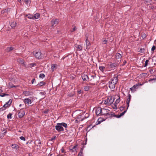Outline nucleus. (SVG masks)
I'll list each match as a JSON object with an SVG mask.
<instances>
[{"label":"nucleus","instance_id":"nucleus-43","mask_svg":"<svg viewBox=\"0 0 156 156\" xmlns=\"http://www.w3.org/2000/svg\"><path fill=\"white\" fill-rule=\"evenodd\" d=\"M36 64L35 63H32L30 64V66L32 67H34L35 66H36Z\"/></svg>","mask_w":156,"mask_h":156},{"label":"nucleus","instance_id":"nucleus-9","mask_svg":"<svg viewBox=\"0 0 156 156\" xmlns=\"http://www.w3.org/2000/svg\"><path fill=\"white\" fill-rule=\"evenodd\" d=\"M119 63L116 61V62L114 63H112V62H109V65L110 67L112 68H114L118 66Z\"/></svg>","mask_w":156,"mask_h":156},{"label":"nucleus","instance_id":"nucleus-18","mask_svg":"<svg viewBox=\"0 0 156 156\" xmlns=\"http://www.w3.org/2000/svg\"><path fill=\"white\" fill-rule=\"evenodd\" d=\"M82 79L83 81H87L89 79L88 76L85 74H83L82 76Z\"/></svg>","mask_w":156,"mask_h":156},{"label":"nucleus","instance_id":"nucleus-33","mask_svg":"<svg viewBox=\"0 0 156 156\" xmlns=\"http://www.w3.org/2000/svg\"><path fill=\"white\" fill-rule=\"evenodd\" d=\"M120 98L119 97V98L116 100L115 103L117 105L120 102Z\"/></svg>","mask_w":156,"mask_h":156},{"label":"nucleus","instance_id":"nucleus-3","mask_svg":"<svg viewBox=\"0 0 156 156\" xmlns=\"http://www.w3.org/2000/svg\"><path fill=\"white\" fill-rule=\"evenodd\" d=\"M114 100V98L109 96L105 101L104 103L105 105H111L113 103Z\"/></svg>","mask_w":156,"mask_h":156},{"label":"nucleus","instance_id":"nucleus-16","mask_svg":"<svg viewBox=\"0 0 156 156\" xmlns=\"http://www.w3.org/2000/svg\"><path fill=\"white\" fill-rule=\"evenodd\" d=\"M128 98L127 99V100L126 101V103L127 105V109L129 107V102L131 98V96L129 93L128 94Z\"/></svg>","mask_w":156,"mask_h":156},{"label":"nucleus","instance_id":"nucleus-36","mask_svg":"<svg viewBox=\"0 0 156 156\" xmlns=\"http://www.w3.org/2000/svg\"><path fill=\"white\" fill-rule=\"evenodd\" d=\"M39 77L40 78H43L45 77V75L44 74L41 73L40 74Z\"/></svg>","mask_w":156,"mask_h":156},{"label":"nucleus","instance_id":"nucleus-21","mask_svg":"<svg viewBox=\"0 0 156 156\" xmlns=\"http://www.w3.org/2000/svg\"><path fill=\"white\" fill-rule=\"evenodd\" d=\"M14 48L12 47H8L5 49L7 52H9L14 50Z\"/></svg>","mask_w":156,"mask_h":156},{"label":"nucleus","instance_id":"nucleus-44","mask_svg":"<svg viewBox=\"0 0 156 156\" xmlns=\"http://www.w3.org/2000/svg\"><path fill=\"white\" fill-rule=\"evenodd\" d=\"M20 138L22 140H23V141L25 140H26L25 138L23 136H21L20 137Z\"/></svg>","mask_w":156,"mask_h":156},{"label":"nucleus","instance_id":"nucleus-51","mask_svg":"<svg viewBox=\"0 0 156 156\" xmlns=\"http://www.w3.org/2000/svg\"><path fill=\"white\" fill-rule=\"evenodd\" d=\"M34 81H35V79H33L31 80L32 83L33 84Z\"/></svg>","mask_w":156,"mask_h":156},{"label":"nucleus","instance_id":"nucleus-31","mask_svg":"<svg viewBox=\"0 0 156 156\" xmlns=\"http://www.w3.org/2000/svg\"><path fill=\"white\" fill-rule=\"evenodd\" d=\"M90 87L88 86H86L84 87V89L85 91H87L89 90V89Z\"/></svg>","mask_w":156,"mask_h":156},{"label":"nucleus","instance_id":"nucleus-49","mask_svg":"<svg viewBox=\"0 0 156 156\" xmlns=\"http://www.w3.org/2000/svg\"><path fill=\"white\" fill-rule=\"evenodd\" d=\"M126 63V60H124L123 61V64L122 65V66H124Z\"/></svg>","mask_w":156,"mask_h":156},{"label":"nucleus","instance_id":"nucleus-30","mask_svg":"<svg viewBox=\"0 0 156 156\" xmlns=\"http://www.w3.org/2000/svg\"><path fill=\"white\" fill-rule=\"evenodd\" d=\"M76 48H77L80 51H81L82 50V48L81 45H77L76 46Z\"/></svg>","mask_w":156,"mask_h":156},{"label":"nucleus","instance_id":"nucleus-61","mask_svg":"<svg viewBox=\"0 0 156 156\" xmlns=\"http://www.w3.org/2000/svg\"><path fill=\"white\" fill-rule=\"evenodd\" d=\"M55 136L54 137V138H52V139H51V140H54L55 139Z\"/></svg>","mask_w":156,"mask_h":156},{"label":"nucleus","instance_id":"nucleus-57","mask_svg":"<svg viewBox=\"0 0 156 156\" xmlns=\"http://www.w3.org/2000/svg\"><path fill=\"white\" fill-rule=\"evenodd\" d=\"M81 90H79L78 92V93L79 94H80L81 93Z\"/></svg>","mask_w":156,"mask_h":156},{"label":"nucleus","instance_id":"nucleus-60","mask_svg":"<svg viewBox=\"0 0 156 156\" xmlns=\"http://www.w3.org/2000/svg\"><path fill=\"white\" fill-rule=\"evenodd\" d=\"M20 3H21V1L22 0H17Z\"/></svg>","mask_w":156,"mask_h":156},{"label":"nucleus","instance_id":"nucleus-29","mask_svg":"<svg viewBox=\"0 0 156 156\" xmlns=\"http://www.w3.org/2000/svg\"><path fill=\"white\" fill-rule=\"evenodd\" d=\"M77 147V145H75V146H73L72 147V149H71V150H72L73 151H76Z\"/></svg>","mask_w":156,"mask_h":156},{"label":"nucleus","instance_id":"nucleus-56","mask_svg":"<svg viewBox=\"0 0 156 156\" xmlns=\"http://www.w3.org/2000/svg\"><path fill=\"white\" fill-rule=\"evenodd\" d=\"M114 117H115L116 118H119L120 117H119V115H114Z\"/></svg>","mask_w":156,"mask_h":156},{"label":"nucleus","instance_id":"nucleus-27","mask_svg":"<svg viewBox=\"0 0 156 156\" xmlns=\"http://www.w3.org/2000/svg\"><path fill=\"white\" fill-rule=\"evenodd\" d=\"M99 69L102 72H103L105 69V67L104 66H100L99 67Z\"/></svg>","mask_w":156,"mask_h":156},{"label":"nucleus","instance_id":"nucleus-59","mask_svg":"<svg viewBox=\"0 0 156 156\" xmlns=\"http://www.w3.org/2000/svg\"><path fill=\"white\" fill-rule=\"evenodd\" d=\"M3 91L1 89H0V93H1Z\"/></svg>","mask_w":156,"mask_h":156},{"label":"nucleus","instance_id":"nucleus-50","mask_svg":"<svg viewBox=\"0 0 156 156\" xmlns=\"http://www.w3.org/2000/svg\"><path fill=\"white\" fill-rule=\"evenodd\" d=\"M124 108V107L122 106H121L120 107V109L121 111H122Z\"/></svg>","mask_w":156,"mask_h":156},{"label":"nucleus","instance_id":"nucleus-34","mask_svg":"<svg viewBox=\"0 0 156 156\" xmlns=\"http://www.w3.org/2000/svg\"><path fill=\"white\" fill-rule=\"evenodd\" d=\"M113 108L114 109H117V104L114 103V104H113Z\"/></svg>","mask_w":156,"mask_h":156},{"label":"nucleus","instance_id":"nucleus-48","mask_svg":"<svg viewBox=\"0 0 156 156\" xmlns=\"http://www.w3.org/2000/svg\"><path fill=\"white\" fill-rule=\"evenodd\" d=\"M108 41L107 40H103L102 42L104 44H106L107 43V42Z\"/></svg>","mask_w":156,"mask_h":156},{"label":"nucleus","instance_id":"nucleus-37","mask_svg":"<svg viewBox=\"0 0 156 156\" xmlns=\"http://www.w3.org/2000/svg\"><path fill=\"white\" fill-rule=\"evenodd\" d=\"M12 114L11 113H9L7 116V118L8 119H11L12 118Z\"/></svg>","mask_w":156,"mask_h":156},{"label":"nucleus","instance_id":"nucleus-38","mask_svg":"<svg viewBox=\"0 0 156 156\" xmlns=\"http://www.w3.org/2000/svg\"><path fill=\"white\" fill-rule=\"evenodd\" d=\"M55 67V64H52L51 66V69L52 71H53Z\"/></svg>","mask_w":156,"mask_h":156},{"label":"nucleus","instance_id":"nucleus-46","mask_svg":"<svg viewBox=\"0 0 156 156\" xmlns=\"http://www.w3.org/2000/svg\"><path fill=\"white\" fill-rule=\"evenodd\" d=\"M5 109H6V108H4L3 107L2 108H0V112H1V111H2L5 110Z\"/></svg>","mask_w":156,"mask_h":156},{"label":"nucleus","instance_id":"nucleus-7","mask_svg":"<svg viewBox=\"0 0 156 156\" xmlns=\"http://www.w3.org/2000/svg\"><path fill=\"white\" fill-rule=\"evenodd\" d=\"M122 55L119 53H117L115 54V58L116 59V61L120 63L121 60Z\"/></svg>","mask_w":156,"mask_h":156},{"label":"nucleus","instance_id":"nucleus-39","mask_svg":"<svg viewBox=\"0 0 156 156\" xmlns=\"http://www.w3.org/2000/svg\"><path fill=\"white\" fill-rule=\"evenodd\" d=\"M149 62V60H146L145 62L144 67H146L148 65V63Z\"/></svg>","mask_w":156,"mask_h":156},{"label":"nucleus","instance_id":"nucleus-5","mask_svg":"<svg viewBox=\"0 0 156 156\" xmlns=\"http://www.w3.org/2000/svg\"><path fill=\"white\" fill-rule=\"evenodd\" d=\"M85 116L83 115V114H80L76 115V120L75 122H76L82 121L85 119Z\"/></svg>","mask_w":156,"mask_h":156},{"label":"nucleus","instance_id":"nucleus-15","mask_svg":"<svg viewBox=\"0 0 156 156\" xmlns=\"http://www.w3.org/2000/svg\"><path fill=\"white\" fill-rule=\"evenodd\" d=\"M139 87V84H136L133 85V87L130 88V90L132 91H135L136 89H137Z\"/></svg>","mask_w":156,"mask_h":156},{"label":"nucleus","instance_id":"nucleus-42","mask_svg":"<svg viewBox=\"0 0 156 156\" xmlns=\"http://www.w3.org/2000/svg\"><path fill=\"white\" fill-rule=\"evenodd\" d=\"M39 94L41 95H44L46 94V93L45 91H43L40 92Z\"/></svg>","mask_w":156,"mask_h":156},{"label":"nucleus","instance_id":"nucleus-8","mask_svg":"<svg viewBox=\"0 0 156 156\" xmlns=\"http://www.w3.org/2000/svg\"><path fill=\"white\" fill-rule=\"evenodd\" d=\"M102 109L100 107H98L96 108L95 110L96 114L97 116L101 115Z\"/></svg>","mask_w":156,"mask_h":156},{"label":"nucleus","instance_id":"nucleus-41","mask_svg":"<svg viewBox=\"0 0 156 156\" xmlns=\"http://www.w3.org/2000/svg\"><path fill=\"white\" fill-rule=\"evenodd\" d=\"M10 11V9H5L4 10L2 11V12H7L8 11Z\"/></svg>","mask_w":156,"mask_h":156},{"label":"nucleus","instance_id":"nucleus-64","mask_svg":"<svg viewBox=\"0 0 156 156\" xmlns=\"http://www.w3.org/2000/svg\"><path fill=\"white\" fill-rule=\"evenodd\" d=\"M91 77H93V78H94V76H92Z\"/></svg>","mask_w":156,"mask_h":156},{"label":"nucleus","instance_id":"nucleus-63","mask_svg":"<svg viewBox=\"0 0 156 156\" xmlns=\"http://www.w3.org/2000/svg\"><path fill=\"white\" fill-rule=\"evenodd\" d=\"M21 106H22V105H21V104H20V105H19V106H20V107H21Z\"/></svg>","mask_w":156,"mask_h":156},{"label":"nucleus","instance_id":"nucleus-1","mask_svg":"<svg viewBox=\"0 0 156 156\" xmlns=\"http://www.w3.org/2000/svg\"><path fill=\"white\" fill-rule=\"evenodd\" d=\"M118 81V76L115 75L113 78L109 82V87L112 90H114L115 84L117 83Z\"/></svg>","mask_w":156,"mask_h":156},{"label":"nucleus","instance_id":"nucleus-62","mask_svg":"<svg viewBox=\"0 0 156 156\" xmlns=\"http://www.w3.org/2000/svg\"><path fill=\"white\" fill-rule=\"evenodd\" d=\"M61 150L62 152V153H63V152H64V150H63V149H62Z\"/></svg>","mask_w":156,"mask_h":156},{"label":"nucleus","instance_id":"nucleus-26","mask_svg":"<svg viewBox=\"0 0 156 156\" xmlns=\"http://www.w3.org/2000/svg\"><path fill=\"white\" fill-rule=\"evenodd\" d=\"M127 109H127V108L126 110H125L124 112H122L121 113L120 115H119V117H120L121 116H122V115H124V114H125V113L127 111Z\"/></svg>","mask_w":156,"mask_h":156},{"label":"nucleus","instance_id":"nucleus-23","mask_svg":"<svg viewBox=\"0 0 156 156\" xmlns=\"http://www.w3.org/2000/svg\"><path fill=\"white\" fill-rule=\"evenodd\" d=\"M45 84V82H44L43 81H42L41 82H40L39 83H38L37 85L38 86H43Z\"/></svg>","mask_w":156,"mask_h":156},{"label":"nucleus","instance_id":"nucleus-35","mask_svg":"<svg viewBox=\"0 0 156 156\" xmlns=\"http://www.w3.org/2000/svg\"><path fill=\"white\" fill-rule=\"evenodd\" d=\"M9 94H0V96L1 97H3L5 96H9Z\"/></svg>","mask_w":156,"mask_h":156},{"label":"nucleus","instance_id":"nucleus-25","mask_svg":"<svg viewBox=\"0 0 156 156\" xmlns=\"http://www.w3.org/2000/svg\"><path fill=\"white\" fill-rule=\"evenodd\" d=\"M27 5H29L31 3L30 0H22Z\"/></svg>","mask_w":156,"mask_h":156},{"label":"nucleus","instance_id":"nucleus-52","mask_svg":"<svg viewBox=\"0 0 156 156\" xmlns=\"http://www.w3.org/2000/svg\"><path fill=\"white\" fill-rule=\"evenodd\" d=\"M48 110H47L44 111V113H45V114H47L48 113Z\"/></svg>","mask_w":156,"mask_h":156},{"label":"nucleus","instance_id":"nucleus-55","mask_svg":"<svg viewBox=\"0 0 156 156\" xmlns=\"http://www.w3.org/2000/svg\"><path fill=\"white\" fill-rule=\"evenodd\" d=\"M111 115L112 116H114V115L115 114H114V113L111 112Z\"/></svg>","mask_w":156,"mask_h":156},{"label":"nucleus","instance_id":"nucleus-10","mask_svg":"<svg viewBox=\"0 0 156 156\" xmlns=\"http://www.w3.org/2000/svg\"><path fill=\"white\" fill-rule=\"evenodd\" d=\"M33 92L32 90L25 91L23 92V94L25 96H28L33 94Z\"/></svg>","mask_w":156,"mask_h":156},{"label":"nucleus","instance_id":"nucleus-2","mask_svg":"<svg viewBox=\"0 0 156 156\" xmlns=\"http://www.w3.org/2000/svg\"><path fill=\"white\" fill-rule=\"evenodd\" d=\"M62 126L66 128L67 127V124L64 122L57 123L55 126V129L58 132L63 131L64 130V129Z\"/></svg>","mask_w":156,"mask_h":156},{"label":"nucleus","instance_id":"nucleus-11","mask_svg":"<svg viewBox=\"0 0 156 156\" xmlns=\"http://www.w3.org/2000/svg\"><path fill=\"white\" fill-rule=\"evenodd\" d=\"M12 101V99H10L7 102L5 103L4 106L3 107L4 108H7L10 106L11 105Z\"/></svg>","mask_w":156,"mask_h":156},{"label":"nucleus","instance_id":"nucleus-6","mask_svg":"<svg viewBox=\"0 0 156 156\" xmlns=\"http://www.w3.org/2000/svg\"><path fill=\"white\" fill-rule=\"evenodd\" d=\"M59 22L58 19H52L51 21V26L52 27H54Z\"/></svg>","mask_w":156,"mask_h":156},{"label":"nucleus","instance_id":"nucleus-17","mask_svg":"<svg viewBox=\"0 0 156 156\" xmlns=\"http://www.w3.org/2000/svg\"><path fill=\"white\" fill-rule=\"evenodd\" d=\"M105 114H106L107 115H110V114L108 113V111L105 108H103L102 109L101 115Z\"/></svg>","mask_w":156,"mask_h":156},{"label":"nucleus","instance_id":"nucleus-20","mask_svg":"<svg viewBox=\"0 0 156 156\" xmlns=\"http://www.w3.org/2000/svg\"><path fill=\"white\" fill-rule=\"evenodd\" d=\"M33 16V20L36 19L40 17V14L39 13H37L35 14Z\"/></svg>","mask_w":156,"mask_h":156},{"label":"nucleus","instance_id":"nucleus-54","mask_svg":"<svg viewBox=\"0 0 156 156\" xmlns=\"http://www.w3.org/2000/svg\"><path fill=\"white\" fill-rule=\"evenodd\" d=\"M16 87L15 86H10L9 87V88H13V87Z\"/></svg>","mask_w":156,"mask_h":156},{"label":"nucleus","instance_id":"nucleus-32","mask_svg":"<svg viewBox=\"0 0 156 156\" xmlns=\"http://www.w3.org/2000/svg\"><path fill=\"white\" fill-rule=\"evenodd\" d=\"M145 51V50L144 48H140L139 49V52L141 53H144Z\"/></svg>","mask_w":156,"mask_h":156},{"label":"nucleus","instance_id":"nucleus-12","mask_svg":"<svg viewBox=\"0 0 156 156\" xmlns=\"http://www.w3.org/2000/svg\"><path fill=\"white\" fill-rule=\"evenodd\" d=\"M86 48L87 49H89L90 43L88 40V37H86Z\"/></svg>","mask_w":156,"mask_h":156},{"label":"nucleus","instance_id":"nucleus-19","mask_svg":"<svg viewBox=\"0 0 156 156\" xmlns=\"http://www.w3.org/2000/svg\"><path fill=\"white\" fill-rule=\"evenodd\" d=\"M17 62L20 64H23L24 63V61L23 59L22 58H19L17 59Z\"/></svg>","mask_w":156,"mask_h":156},{"label":"nucleus","instance_id":"nucleus-24","mask_svg":"<svg viewBox=\"0 0 156 156\" xmlns=\"http://www.w3.org/2000/svg\"><path fill=\"white\" fill-rule=\"evenodd\" d=\"M12 147L13 148L17 149L19 148V146L18 145L16 144H12Z\"/></svg>","mask_w":156,"mask_h":156},{"label":"nucleus","instance_id":"nucleus-22","mask_svg":"<svg viewBox=\"0 0 156 156\" xmlns=\"http://www.w3.org/2000/svg\"><path fill=\"white\" fill-rule=\"evenodd\" d=\"M10 26L12 28L14 27L16 25V23L15 22L13 21H12L11 23H10Z\"/></svg>","mask_w":156,"mask_h":156},{"label":"nucleus","instance_id":"nucleus-40","mask_svg":"<svg viewBox=\"0 0 156 156\" xmlns=\"http://www.w3.org/2000/svg\"><path fill=\"white\" fill-rule=\"evenodd\" d=\"M145 2L146 3H147L150 4H151V2H152V1L151 0H145Z\"/></svg>","mask_w":156,"mask_h":156},{"label":"nucleus","instance_id":"nucleus-47","mask_svg":"<svg viewBox=\"0 0 156 156\" xmlns=\"http://www.w3.org/2000/svg\"><path fill=\"white\" fill-rule=\"evenodd\" d=\"M76 30V27H75L72 30H71V32H72L75 31Z\"/></svg>","mask_w":156,"mask_h":156},{"label":"nucleus","instance_id":"nucleus-53","mask_svg":"<svg viewBox=\"0 0 156 156\" xmlns=\"http://www.w3.org/2000/svg\"><path fill=\"white\" fill-rule=\"evenodd\" d=\"M78 156H83V153H79Z\"/></svg>","mask_w":156,"mask_h":156},{"label":"nucleus","instance_id":"nucleus-28","mask_svg":"<svg viewBox=\"0 0 156 156\" xmlns=\"http://www.w3.org/2000/svg\"><path fill=\"white\" fill-rule=\"evenodd\" d=\"M26 17H27V18L30 19H33V15H30V14H28L26 16Z\"/></svg>","mask_w":156,"mask_h":156},{"label":"nucleus","instance_id":"nucleus-58","mask_svg":"<svg viewBox=\"0 0 156 156\" xmlns=\"http://www.w3.org/2000/svg\"><path fill=\"white\" fill-rule=\"evenodd\" d=\"M80 153H83V149H81L80 152Z\"/></svg>","mask_w":156,"mask_h":156},{"label":"nucleus","instance_id":"nucleus-14","mask_svg":"<svg viewBox=\"0 0 156 156\" xmlns=\"http://www.w3.org/2000/svg\"><path fill=\"white\" fill-rule=\"evenodd\" d=\"M23 101L25 104H27V105L31 104L32 103L31 100L29 98L24 99L23 100Z\"/></svg>","mask_w":156,"mask_h":156},{"label":"nucleus","instance_id":"nucleus-13","mask_svg":"<svg viewBox=\"0 0 156 156\" xmlns=\"http://www.w3.org/2000/svg\"><path fill=\"white\" fill-rule=\"evenodd\" d=\"M18 114L19 117L21 118L25 115V112L24 111H20L18 112Z\"/></svg>","mask_w":156,"mask_h":156},{"label":"nucleus","instance_id":"nucleus-4","mask_svg":"<svg viewBox=\"0 0 156 156\" xmlns=\"http://www.w3.org/2000/svg\"><path fill=\"white\" fill-rule=\"evenodd\" d=\"M34 55L38 59H41L44 57L43 55L42 54L40 51H36L34 53Z\"/></svg>","mask_w":156,"mask_h":156},{"label":"nucleus","instance_id":"nucleus-45","mask_svg":"<svg viewBox=\"0 0 156 156\" xmlns=\"http://www.w3.org/2000/svg\"><path fill=\"white\" fill-rule=\"evenodd\" d=\"M155 46L153 45L151 48V51L154 52V50H155Z\"/></svg>","mask_w":156,"mask_h":156}]
</instances>
